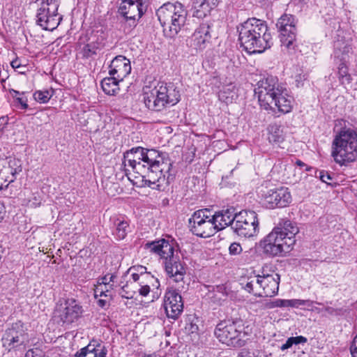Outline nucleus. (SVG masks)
Masks as SVG:
<instances>
[{
	"label": "nucleus",
	"mask_w": 357,
	"mask_h": 357,
	"mask_svg": "<svg viewBox=\"0 0 357 357\" xmlns=\"http://www.w3.org/2000/svg\"><path fill=\"white\" fill-rule=\"evenodd\" d=\"M147 0H121L119 11L127 19H139L146 10Z\"/></svg>",
	"instance_id": "f3484780"
},
{
	"label": "nucleus",
	"mask_w": 357,
	"mask_h": 357,
	"mask_svg": "<svg viewBox=\"0 0 357 357\" xmlns=\"http://www.w3.org/2000/svg\"><path fill=\"white\" fill-rule=\"evenodd\" d=\"M84 54L86 56H90L96 54V48L91 45L87 44L84 47L83 49Z\"/></svg>",
	"instance_id": "37998d69"
},
{
	"label": "nucleus",
	"mask_w": 357,
	"mask_h": 357,
	"mask_svg": "<svg viewBox=\"0 0 357 357\" xmlns=\"http://www.w3.org/2000/svg\"><path fill=\"white\" fill-rule=\"evenodd\" d=\"M146 248L151 252L159 255L165 261L174 258V244L165 239H160L156 241H152L146 244Z\"/></svg>",
	"instance_id": "aec40b11"
},
{
	"label": "nucleus",
	"mask_w": 357,
	"mask_h": 357,
	"mask_svg": "<svg viewBox=\"0 0 357 357\" xmlns=\"http://www.w3.org/2000/svg\"><path fill=\"white\" fill-rule=\"evenodd\" d=\"M314 310L317 311V312H321L324 311L325 312L330 314H333L335 312V309H333V307H326L324 310L315 308Z\"/></svg>",
	"instance_id": "8fccbe9b"
},
{
	"label": "nucleus",
	"mask_w": 357,
	"mask_h": 357,
	"mask_svg": "<svg viewBox=\"0 0 357 357\" xmlns=\"http://www.w3.org/2000/svg\"><path fill=\"white\" fill-rule=\"evenodd\" d=\"M10 65L14 69H20L21 68H25L24 66H22V64L20 63V61L17 59L12 61L10 63Z\"/></svg>",
	"instance_id": "3c124183"
},
{
	"label": "nucleus",
	"mask_w": 357,
	"mask_h": 357,
	"mask_svg": "<svg viewBox=\"0 0 357 357\" xmlns=\"http://www.w3.org/2000/svg\"><path fill=\"white\" fill-rule=\"evenodd\" d=\"M98 303H99L100 306L103 307L105 304V301L102 300V299H100L98 301Z\"/></svg>",
	"instance_id": "bf43d9fd"
},
{
	"label": "nucleus",
	"mask_w": 357,
	"mask_h": 357,
	"mask_svg": "<svg viewBox=\"0 0 357 357\" xmlns=\"http://www.w3.org/2000/svg\"><path fill=\"white\" fill-rule=\"evenodd\" d=\"M242 248L238 243H233L229 248V254L231 255H239L242 252Z\"/></svg>",
	"instance_id": "ea45409f"
},
{
	"label": "nucleus",
	"mask_w": 357,
	"mask_h": 357,
	"mask_svg": "<svg viewBox=\"0 0 357 357\" xmlns=\"http://www.w3.org/2000/svg\"><path fill=\"white\" fill-rule=\"evenodd\" d=\"M293 345H294V342L292 340V337H289L287 340L286 342L280 347V349H281V351H284V350H287V349L291 348Z\"/></svg>",
	"instance_id": "de8ad7c7"
},
{
	"label": "nucleus",
	"mask_w": 357,
	"mask_h": 357,
	"mask_svg": "<svg viewBox=\"0 0 357 357\" xmlns=\"http://www.w3.org/2000/svg\"><path fill=\"white\" fill-rule=\"evenodd\" d=\"M116 275L114 274H106L105 276L98 279L97 284H107L113 283V285H115L116 282Z\"/></svg>",
	"instance_id": "e433bc0d"
},
{
	"label": "nucleus",
	"mask_w": 357,
	"mask_h": 357,
	"mask_svg": "<svg viewBox=\"0 0 357 357\" xmlns=\"http://www.w3.org/2000/svg\"><path fill=\"white\" fill-rule=\"evenodd\" d=\"M129 271L131 272V274H137V275L150 274L146 272V268L143 266H132Z\"/></svg>",
	"instance_id": "a19ab883"
},
{
	"label": "nucleus",
	"mask_w": 357,
	"mask_h": 357,
	"mask_svg": "<svg viewBox=\"0 0 357 357\" xmlns=\"http://www.w3.org/2000/svg\"><path fill=\"white\" fill-rule=\"evenodd\" d=\"M53 94L54 91L52 89L39 90L33 93V98L40 103H46L50 100Z\"/></svg>",
	"instance_id": "72a5a7b5"
},
{
	"label": "nucleus",
	"mask_w": 357,
	"mask_h": 357,
	"mask_svg": "<svg viewBox=\"0 0 357 357\" xmlns=\"http://www.w3.org/2000/svg\"><path fill=\"white\" fill-rule=\"evenodd\" d=\"M334 132L331 152L334 160L340 165L356 160L357 131L340 119L336 121Z\"/></svg>",
	"instance_id": "39448f33"
},
{
	"label": "nucleus",
	"mask_w": 357,
	"mask_h": 357,
	"mask_svg": "<svg viewBox=\"0 0 357 357\" xmlns=\"http://www.w3.org/2000/svg\"><path fill=\"white\" fill-rule=\"evenodd\" d=\"M219 0H204L199 5V8L197 9L194 15L198 18L206 17L212 8L215 6Z\"/></svg>",
	"instance_id": "c85d7f7f"
},
{
	"label": "nucleus",
	"mask_w": 357,
	"mask_h": 357,
	"mask_svg": "<svg viewBox=\"0 0 357 357\" xmlns=\"http://www.w3.org/2000/svg\"><path fill=\"white\" fill-rule=\"evenodd\" d=\"M297 22L294 15L284 13L276 23V27L280 33L281 46L289 53H293L295 51Z\"/></svg>",
	"instance_id": "f8f14e48"
},
{
	"label": "nucleus",
	"mask_w": 357,
	"mask_h": 357,
	"mask_svg": "<svg viewBox=\"0 0 357 357\" xmlns=\"http://www.w3.org/2000/svg\"><path fill=\"white\" fill-rule=\"evenodd\" d=\"M242 326L231 320H223L218 323L214 335L219 342L231 347H242L245 342V333Z\"/></svg>",
	"instance_id": "9d476101"
},
{
	"label": "nucleus",
	"mask_w": 357,
	"mask_h": 357,
	"mask_svg": "<svg viewBox=\"0 0 357 357\" xmlns=\"http://www.w3.org/2000/svg\"><path fill=\"white\" fill-rule=\"evenodd\" d=\"M350 50L351 47L349 45H344L340 41H337L335 43L334 54L336 59L340 61L338 66V75L339 78L342 83H344L345 82H349L350 80V76L348 74V68L347 66Z\"/></svg>",
	"instance_id": "a211bd4d"
},
{
	"label": "nucleus",
	"mask_w": 357,
	"mask_h": 357,
	"mask_svg": "<svg viewBox=\"0 0 357 357\" xmlns=\"http://www.w3.org/2000/svg\"><path fill=\"white\" fill-rule=\"evenodd\" d=\"M237 30L241 46L249 54L262 53L273 45L272 35L265 21L249 18Z\"/></svg>",
	"instance_id": "7ed1b4c3"
},
{
	"label": "nucleus",
	"mask_w": 357,
	"mask_h": 357,
	"mask_svg": "<svg viewBox=\"0 0 357 357\" xmlns=\"http://www.w3.org/2000/svg\"><path fill=\"white\" fill-rule=\"evenodd\" d=\"M15 101L16 103L20 105L21 108L23 109H25L28 107L27 98L24 96V94L21 96L16 97Z\"/></svg>",
	"instance_id": "79ce46f5"
},
{
	"label": "nucleus",
	"mask_w": 357,
	"mask_h": 357,
	"mask_svg": "<svg viewBox=\"0 0 357 357\" xmlns=\"http://www.w3.org/2000/svg\"><path fill=\"white\" fill-rule=\"evenodd\" d=\"M25 357H40L37 354H35V352L33 350H29L26 354Z\"/></svg>",
	"instance_id": "6e6d98bb"
},
{
	"label": "nucleus",
	"mask_w": 357,
	"mask_h": 357,
	"mask_svg": "<svg viewBox=\"0 0 357 357\" xmlns=\"http://www.w3.org/2000/svg\"><path fill=\"white\" fill-rule=\"evenodd\" d=\"M100 346V344L98 341L93 340L87 346L82 348L79 351H77L75 354V357H86L87 354H93L96 350V347Z\"/></svg>",
	"instance_id": "f704fd0d"
},
{
	"label": "nucleus",
	"mask_w": 357,
	"mask_h": 357,
	"mask_svg": "<svg viewBox=\"0 0 357 357\" xmlns=\"http://www.w3.org/2000/svg\"><path fill=\"white\" fill-rule=\"evenodd\" d=\"M255 94L261 108L287 114L291 111L294 98L287 89L273 77H268L259 80L255 89Z\"/></svg>",
	"instance_id": "f03ea898"
},
{
	"label": "nucleus",
	"mask_w": 357,
	"mask_h": 357,
	"mask_svg": "<svg viewBox=\"0 0 357 357\" xmlns=\"http://www.w3.org/2000/svg\"><path fill=\"white\" fill-rule=\"evenodd\" d=\"M131 72L130 61L122 55L116 56L111 62L109 74L117 80H123Z\"/></svg>",
	"instance_id": "412c9836"
},
{
	"label": "nucleus",
	"mask_w": 357,
	"mask_h": 357,
	"mask_svg": "<svg viewBox=\"0 0 357 357\" xmlns=\"http://www.w3.org/2000/svg\"><path fill=\"white\" fill-rule=\"evenodd\" d=\"M13 182L9 175L3 174L0 176V191L8 188L9 183Z\"/></svg>",
	"instance_id": "4c0bfd02"
},
{
	"label": "nucleus",
	"mask_w": 357,
	"mask_h": 357,
	"mask_svg": "<svg viewBox=\"0 0 357 357\" xmlns=\"http://www.w3.org/2000/svg\"><path fill=\"white\" fill-rule=\"evenodd\" d=\"M216 231L222 230L230 225H233L236 213L233 208H227L216 212L212 215Z\"/></svg>",
	"instance_id": "4be33fe9"
},
{
	"label": "nucleus",
	"mask_w": 357,
	"mask_h": 357,
	"mask_svg": "<svg viewBox=\"0 0 357 357\" xmlns=\"http://www.w3.org/2000/svg\"><path fill=\"white\" fill-rule=\"evenodd\" d=\"M122 80H117L114 76L104 78L101 82L103 91L109 96H115L119 91V83Z\"/></svg>",
	"instance_id": "a878e982"
},
{
	"label": "nucleus",
	"mask_w": 357,
	"mask_h": 357,
	"mask_svg": "<svg viewBox=\"0 0 357 357\" xmlns=\"http://www.w3.org/2000/svg\"><path fill=\"white\" fill-rule=\"evenodd\" d=\"M26 340V335L17 324L7 329L2 337L3 346L8 351L24 344Z\"/></svg>",
	"instance_id": "6ab92c4d"
},
{
	"label": "nucleus",
	"mask_w": 357,
	"mask_h": 357,
	"mask_svg": "<svg viewBox=\"0 0 357 357\" xmlns=\"http://www.w3.org/2000/svg\"><path fill=\"white\" fill-rule=\"evenodd\" d=\"M237 97V89L232 84L222 86L218 93L219 100L227 104L231 103Z\"/></svg>",
	"instance_id": "393cba45"
},
{
	"label": "nucleus",
	"mask_w": 357,
	"mask_h": 357,
	"mask_svg": "<svg viewBox=\"0 0 357 357\" xmlns=\"http://www.w3.org/2000/svg\"><path fill=\"white\" fill-rule=\"evenodd\" d=\"M280 280L277 273L257 275L250 278L244 288L256 296L272 297L278 292Z\"/></svg>",
	"instance_id": "6e6552de"
},
{
	"label": "nucleus",
	"mask_w": 357,
	"mask_h": 357,
	"mask_svg": "<svg viewBox=\"0 0 357 357\" xmlns=\"http://www.w3.org/2000/svg\"><path fill=\"white\" fill-rule=\"evenodd\" d=\"M93 357H98L97 353L95 354Z\"/></svg>",
	"instance_id": "680f3d73"
},
{
	"label": "nucleus",
	"mask_w": 357,
	"mask_h": 357,
	"mask_svg": "<svg viewBox=\"0 0 357 357\" xmlns=\"http://www.w3.org/2000/svg\"><path fill=\"white\" fill-rule=\"evenodd\" d=\"M5 122L4 118H0V131L4 128Z\"/></svg>",
	"instance_id": "13d9d810"
},
{
	"label": "nucleus",
	"mask_w": 357,
	"mask_h": 357,
	"mask_svg": "<svg viewBox=\"0 0 357 357\" xmlns=\"http://www.w3.org/2000/svg\"><path fill=\"white\" fill-rule=\"evenodd\" d=\"M306 79V75H298L296 77V82L298 83V86L299 85V84L303 81V80H305Z\"/></svg>",
	"instance_id": "5fc2aeb1"
},
{
	"label": "nucleus",
	"mask_w": 357,
	"mask_h": 357,
	"mask_svg": "<svg viewBox=\"0 0 357 357\" xmlns=\"http://www.w3.org/2000/svg\"><path fill=\"white\" fill-rule=\"evenodd\" d=\"M277 207H285L291 202L290 191L287 188L275 189Z\"/></svg>",
	"instance_id": "cd10ccee"
},
{
	"label": "nucleus",
	"mask_w": 357,
	"mask_h": 357,
	"mask_svg": "<svg viewBox=\"0 0 357 357\" xmlns=\"http://www.w3.org/2000/svg\"><path fill=\"white\" fill-rule=\"evenodd\" d=\"M292 340L294 342V344H304L307 342V340L305 337L303 336H296V337H291Z\"/></svg>",
	"instance_id": "49530a36"
},
{
	"label": "nucleus",
	"mask_w": 357,
	"mask_h": 357,
	"mask_svg": "<svg viewBox=\"0 0 357 357\" xmlns=\"http://www.w3.org/2000/svg\"><path fill=\"white\" fill-rule=\"evenodd\" d=\"M156 15L163 28L165 35L173 38L185 25L188 12L181 3L168 2L157 10Z\"/></svg>",
	"instance_id": "0eeeda50"
},
{
	"label": "nucleus",
	"mask_w": 357,
	"mask_h": 357,
	"mask_svg": "<svg viewBox=\"0 0 357 357\" xmlns=\"http://www.w3.org/2000/svg\"><path fill=\"white\" fill-rule=\"evenodd\" d=\"M163 306L168 318L177 319L183 309L181 296L175 289H168L164 296Z\"/></svg>",
	"instance_id": "2eb2a0df"
},
{
	"label": "nucleus",
	"mask_w": 357,
	"mask_h": 357,
	"mask_svg": "<svg viewBox=\"0 0 357 357\" xmlns=\"http://www.w3.org/2000/svg\"><path fill=\"white\" fill-rule=\"evenodd\" d=\"M151 286L156 288L160 286L158 279L151 274H131V278L122 287L120 294L127 299L132 298L137 294L146 296Z\"/></svg>",
	"instance_id": "1a4fd4ad"
},
{
	"label": "nucleus",
	"mask_w": 357,
	"mask_h": 357,
	"mask_svg": "<svg viewBox=\"0 0 357 357\" xmlns=\"http://www.w3.org/2000/svg\"><path fill=\"white\" fill-rule=\"evenodd\" d=\"M210 25L207 22L201 24L187 40V45L196 52L202 51L211 40Z\"/></svg>",
	"instance_id": "dca6fc26"
},
{
	"label": "nucleus",
	"mask_w": 357,
	"mask_h": 357,
	"mask_svg": "<svg viewBox=\"0 0 357 357\" xmlns=\"http://www.w3.org/2000/svg\"><path fill=\"white\" fill-rule=\"evenodd\" d=\"M296 164L297 166L300 167L301 168H303V167H306L305 168L306 171H309L311 169V167H307L303 162H302L301 160H297L296 162Z\"/></svg>",
	"instance_id": "864d4df0"
},
{
	"label": "nucleus",
	"mask_w": 357,
	"mask_h": 357,
	"mask_svg": "<svg viewBox=\"0 0 357 357\" xmlns=\"http://www.w3.org/2000/svg\"><path fill=\"white\" fill-rule=\"evenodd\" d=\"M234 231L239 236L250 238L259 232L257 215L252 211H241L236 213L235 221L231 225Z\"/></svg>",
	"instance_id": "ddd939ff"
},
{
	"label": "nucleus",
	"mask_w": 357,
	"mask_h": 357,
	"mask_svg": "<svg viewBox=\"0 0 357 357\" xmlns=\"http://www.w3.org/2000/svg\"><path fill=\"white\" fill-rule=\"evenodd\" d=\"M107 354V349L105 347H102L100 352L98 354V357H106Z\"/></svg>",
	"instance_id": "603ef678"
},
{
	"label": "nucleus",
	"mask_w": 357,
	"mask_h": 357,
	"mask_svg": "<svg viewBox=\"0 0 357 357\" xmlns=\"http://www.w3.org/2000/svg\"><path fill=\"white\" fill-rule=\"evenodd\" d=\"M316 176L319 177L322 182L326 183H329L328 181L332 180L330 174L328 172H325L324 171H320L319 172V175Z\"/></svg>",
	"instance_id": "c03bdc74"
},
{
	"label": "nucleus",
	"mask_w": 357,
	"mask_h": 357,
	"mask_svg": "<svg viewBox=\"0 0 357 357\" xmlns=\"http://www.w3.org/2000/svg\"><path fill=\"white\" fill-rule=\"evenodd\" d=\"M7 164L8 166H6V169H7L6 175H9L10 178H13L14 181L15 175L22 171L21 161L16 158H11L8 162L7 161Z\"/></svg>",
	"instance_id": "7c9ffc66"
},
{
	"label": "nucleus",
	"mask_w": 357,
	"mask_h": 357,
	"mask_svg": "<svg viewBox=\"0 0 357 357\" xmlns=\"http://www.w3.org/2000/svg\"><path fill=\"white\" fill-rule=\"evenodd\" d=\"M6 164L7 161L6 159L0 158V176L6 174L7 170V169H6Z\"/></svg>",
	"instance_id": "09e8293b"
},
{
	"label": "nucleus",
	"mask_w": 357,
	"mask_h": 357,
	"mask_svg": "<svg viewBox=\"0 0 357 357\" xmlns=\"http://www.w3.org/2000/svg\"><path fill=\"white\" fill-rule=\"evenodd\" d=\"M165 267L167 275L174 282H178L183 280L185 270L183 264L176 257L165 261Z\"/></svg>",
	"instance_id": "b1692460"
},
{
	"label": "nucleus",
	"mask_w": 357,
	"mask_h": 357,
	"mask_svg": "<svg viewBox=\"0 0 357 357\" xmlns=\"http://www.w3.org/2000/svg\"><path fill=\"white\" fill-rule=\"evenodd\" d=\"M60 0H36L38 8L37 24L45 30L53 31L59 24L61 17L58 13Z\"/></svg>",
	"instance_id": "9b49d317"
},
{
	"label": "nucleus",
	"mask_w": 357,
	"mask_h": 357,
	"mask_svg": "<svg viewBox=\"0 0 357 357\" xmlns=\"http://www.w3.org/2000/svg\"><path fill=\"white\" fill-rule=\"evenodd\" d=\"M11 94H12L13 98L15 100L16 97L21 96L24 95V93H20L17 91L13 90V91L11 92Z\"/></svg>",
	"instance_id": "4d7b16f0"
},
{
	"label": "nucleus",
	"mask_w": 357,
	"mask_h": 357,
	"mask_svg": "<svg viewBox=\"0 0 357 357\" xmlns=\"http://www.w3.org/2000/svg\"><path fill=\"white\" fill-rule=\"evenodd\" d=\"M143 357H156L155 355L149 354V355H144Z\"/></svg>",
	"instance_id": "052dcab7"
},
{
	"label": "nucleus",
	"mask_w": 357,
	"mask_h": 357,
	"mask_svg": "<svg viewBox=\"0 0 357 357\" xmlns=\"http://www.w3.org/2000/svg\"><path fill=\"white\" fill-rule=\"evenodd\" d=\"M314 301L310 300H301V299H291V300H284L283 304L284 307H299L301 305H307L308 307H312L314 304Z\"/></svg>",
	"instance_id": "c9c22d12"
},
{
	"label": "nucleus",
	"mask_w": 357,
	"mask_h": 357,
	"mask_svg": "<svg viewBox=\"0 0 357 357\" xmlns=\"http://www.w3.org/2000/svg\"><path fill=\"white\" fill-rule=\"evenodd\" d=\"M123 164L126 171H129L130 167L139 175L144 185L152 188H164L174 178L170 160L155 149L132 148L124 153Z\"/></svg>",
	"instance_id": "f257e3e1"
},
{
	"label": "nucleus",
	"mask_w": 357,
	"mask_h": 357,
	"mask_svg": "<svg viewBox=\"0 0 357 357\" xmlns=\"http://www.w3.org/2000/svg\"><path fill=\"white\" fill-rule=\"evenodd\" d=\"M265 307L267 309H273L275 307H284L283 299H276L270 301L265 303Z\"/></svg>",
	"instance_id": "58836bf2"
},
{
	"label": "nucleus",
	"mask_w": 357,
	"mask_h": 357,
	"mask_svg": "<svg viewBox=\"0 0 357 357\" xmlns=\"http://www.w3.org/2000/svg\"><path fill=\"white\" fill-rule=\"evenodd\" d=\"M275 189L267 190L261 194L264 204L269 208L277 207Z\"/></svg>",
	"instance_id": "2f4dec72"
},
{
	"label": "nucleus",
	"mask_w": 357,
	"mask_h": 357,
	"mask_svg": "<svg viewBox=\"0 0 357 357\" xmlns=\"http://www.w3.org/2000/svg\"><path fill=\"white\" fill-rule=\"evenodd\" d=\"M298 231L295 222L289 220H282L260 241V246L264 252L270 256H283L293 249L296 243L295 236Z\"/></svg>",
	"instance_id": "20e7f679"
},
{
	"label": "nucleus",
	"mask_w": 357,
	"mask_h": 357,
	"mask_svg": "<svg viewBox=\"0 0 357 357\" xmlns=\"http://www.w3.org/2000/svg\"><path fill=\"white\" fill-rule=\"evenodd\" d=\"M352 357H357V335L354 337L350 347Z\"/></svg>",
	"instance_id": "a18cd8bd"
},
{
	"label": "nucleus",
	"mask_w": 357,
	"mask_h": 357,
	"mask_svg": "<svg viewBox=\"0 0 357 357\" xmlns=\"http://www.w3.org/2000/svg\"><path fill=\"white\" fill-rule=\"evenodd\" d=\"M65 305L66 307L60 314L61 319L63 323H72L81 315L82 307L75 300H68Z\"/></svg>",
	"instance_id": "5701e85b"
},
{
	"label": "nucleus",
	"mask_w": 357,
	"mask_h": 357,
	"mask_svg": "<svg viewBox=\"0 0 357 357\" xmlns=\"http://www.w3.org/2000/svg\"><path fill=\"white\" fill-rule=\"evenodd\" d=\"M283 130L280 126L277 124L270 125L268 128V139L269 142L280 144L284 141Z\"/></svg>",
	"instance_id": "bb28decb"
},
{
	"label": "nucleus",
	"mask_w": 357,
	"mask_h": 357,
	"mask_svg": "<svg viewBox=\"0 0 357 357\" xmlns=\"http://www.w3.org/2000/svg\"><path fill=\"white\" fill-rule=\"evenodd\" d=\"M114 225L116 227L115 231H114V235L119 240L123 239L127 235L129 230V225L127 221L123 219H117Z\"/></svg>",
	"instance_id": "c756f323"
},
{
	"label": "nucleus",
	"mask_w": 357,
	"mask_h": 357,
	"mask_svg": "<svg viewBox=\"0 0 357 357\" xmlns=\"http://www.w3.org/2000/svg\"><path fill=\"white\" fill-rule=\"evenodd\" d=\"M115 285H113V283L107 284H97L96 285V287L94 289V296L96 298L98 297H111V291L114 289V287Z\"/></svg>",
	"instance_id": "473e14b6"
},
{
	"label": "nucleus",
	"mask_w": 357,
	"mask_h": 357,
	"mask_svg": "<svg viewBox=\"0 0 357 357\" xmlns=\"http://www.w3.org/2000/svg\"><path fill=\"white\" fill-rule=\"evenodd\" d=\"M190 230L196 236L208 238L215 234V226L209 210L205 208L195 211L189 219Z\"/></svg>",
	"instance_id": "4468645a"
},
{
	"label": "nucleus",
	"mask_w": 357,
	"mask_h": 357,
	"mask_svg": "<svg viewBox=\"0 0 357 357\" xmlns=\"http://www.w3.org/2000/svg\"><path fill=\"white\" fill-rule=\"evenodd\" d=\"M144 101L151 110L161 111L167 105H174L180 100L178 87L174 83L158 82L143 89Z\"/></svg>",
	"instance_id": "423d86ee"
}]
</instances>
